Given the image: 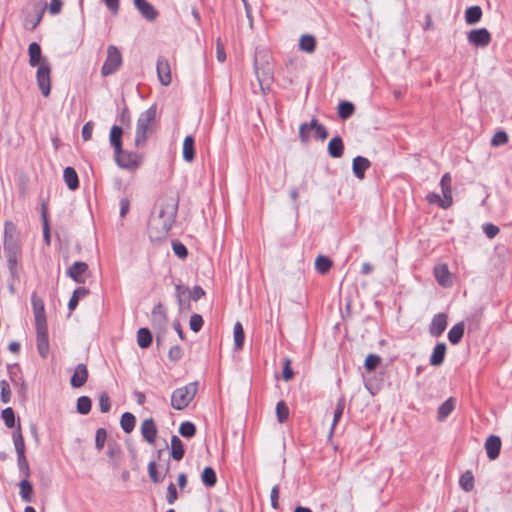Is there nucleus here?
I'll return each mask as SVG.
<instances>
[{
  "label": "nucleus",
  "mask_w": 512,
  "mask_h": 512,
  "mask_svg": "<svg viewBox=\"0 0 512 512\" xmlns=\"http://www.w3.org/2000/svg\"><path fill=\"white\" fill-rule=\"evenodd\" d=\"M178 211V200L164 198L159 200L156 210L148 221V234L152 241L165 239L171 230Z\"/></svg>",
  "instance_id": "f257e3e1"
},
{
  "label": "nucleus",
  "mask_w": 512,
  "mask_h": 512,
  "mask_svg": "<svg viewBox=\"0 0 512 512\" xmlns=\"http://www.w3.org/2000/svg\"><path fill=\"white\" fill-rule=\"evenodd\" d=\"M157 113L156 105L150 106L147 110L142 112L137 120L136 135H135V146L143 147L147 141V133L149 132L151 125L155 121Z\"/></svg>",
  "instance_id": "f03ea898"
},
{
  "label": "nucleus",
  "mask_w": 512,
  "mask_h": 512,
  "mask_svg": "<svg viewBox=\"0 0 512 512\" xmlns=\"http://www.w3.org/2000/svg\"><path fill=\"white\" fill-rule=\"evenodd\" d=\"M198 382H190L175 389L171 395V406L175 410H184L195 398L198 391Z\"/></svg>",
  "instance_id": "7ed1b4c3"
},
{
  "label": "nucleus",
  "mask_w": 512,
  "mask_h": 512,
  "mask_svg": "<svg viewBox=\"0 0 512 512\" xmlns=\"http://www.w3.org/2000/svg\"><path fill=\"white\" fill-rule=\"evenodd\" d=\"M114 160L116 164L126 170L135 171L143 162V155L138 152H130L121 149V152H114Z\"/></svg>",
  "instance_id": "20e7f679"
},
{
  "label": "nucleus",
  "mask_w": 512,
  "mask_h": 512,
  "mask_svg": "<svg viewBox=\"0 0 512 512\" xmlns=\"http://www.w3.org/2000/svg\"><path fill=\"white\" fill-rule=\"evenodd\" d=\"M122 65V54L120 50L114 46L109 45L107 48V57L101 68L103 76H109L116 73Z\"/></svg>",
  "instance_id": "39448f33"
},
{
  "label": "nucleus",
  "mask_w": 512,
  "mask_h": 512,
  "mask_svg": "<svg viewBox=\"0 0 512 512\" xmlns=\"http://www.w3.org/2000/svg\"><path fill=\"white\" fill-rule=\"evenodd\" d=\"M51 64L47 58L38 66L36 79L38 87L44 97H48L51 92Z\"/></svg>",
  "instance_id": "423d86ee"
},
{
  "label": "nucleus",
  "mask_w": 512,
  "mask_h": 512,
  "mask_svg": "<svg viewBox=\"0 0 512 512\" xmlns=\"http://www.w3.org/2000/svg\"><path fill=\"white\" fill-rule=\"evenodd\" d=\"M4 253L21 252L18 230L14 223L7 221L4 224Z\"/></svg>",
  "instance_id": "0eeeda50"
},
{
  "label": "nucleus",
  "mask_w": 512,
  "mask_h": 512,
  "mask_svg": "<svg viewBox=\"0 0 512 512\" xmlns=\"http://www.w3.org/2000/svg\"><path fill=\"white\" fill-rule=\"evenodd\" d=\"M491 39V34L486 28L473 29L467 35L468 42L480 48L487 47Z\"/></svg>",
  "instance_id": "6e6552de"
},
{
  "label": "nucleus",
  "mask_w": 512,
  "mask_h": 512,
  "mask_svg": "<svg viewBox=\"0 0 512 512\" xmlns=\"http://www.w3.org/2000/svg\"><path fill=\"white\" fill-rule=\"evenodd\" d=\"M31 304L35 318V327L47 326L44 301L35 292L31 295Z\"/></svg>",
  "instance_id": "1a4fd4ad"
},
{
  "label": "nucleus",
  "mask_w": 512,
  "mask_h": 512,
  "mask_svg": "<svg viewBox=\"0 0 512 512\" xmlns=\"http://www.w3.org/2000/svg\"><path fill=\"white\" fill-rule=\"evenodd\" d=\"M36 347L39 355L45 359L49 354L48 326L35 327Z\"/></svg>",
  "instance_id": "9d476101"
},
{
  "label": "nucleus",
  "mask_w": 512,
  "mask_h": 512,
  "mask_svg": "<svg viewBox=\"0 0 512 512\" xmlns=\"http://www.w3.org/2000/svg\"><path fill=\"white\" fill-rule=\"evenodd\" d=\"M157 76L163 86H169L172 82L171 68L164 56H159L156 64Z\"/></svg>",
  "instance_id": "9b49d317"
},
{
  "label": "nucleus",
  "mask_w": 512,
  "mask_h": 512,
  "mask_svg": "<svg viewBox=\"0 0 512 512\" xmlns=\"http://www.w3.org/2000/svg\"><path fill=\"white\" fill-rule=\"evenodd\" d=\"M448 316L445 313L435 314L429 325V333L433 337H440L447 327Z\"/></svg>",
  "instance_id": "f8f14e48"
},
{
  "label": "nucleus",
  "mask_w": 512,
  "mask_h": 512,
  "mask_svg": "<svg viewBox=\"0 0 512 512\" xmlns=\"http://www.w3.org/2000/svg\"><path fill=\"white\" fill-rule=\"evenodd\" d=\"M189 288L182 284L175 285V298L180 312L190 311L191 304L188 300Z\"/></svg>",
  "instance_id": "ddd939ff"
},
{
  "label": "nucleus",
  "mask_w": 512,
  "mask_h": 512,
  "mask_svg": "<svg viewBox=\"0 0 512 512\" xmlns=\"http://www.w3.org/2000/svg\"><path fill=\"white\" fill-rule=\"evenodd\" d=\"M88 270V264L82 261L74 262L68 269L67 275L79 284L85 283L84 274Z\"/></svg>",
  "instance_id": "4468645a"
},
{
  "label": "nucleus",
  "mask_w": 512,
  "mask_h": 512,
  "mask_svg": "<svg viewBox=\"0 0 512 512\" xmlns=\"http://www.w3.org/2000/svg\"><path fill=\"white\" fill-rule=\"evenodd\" d=\"M134 5L142 17L147 21L152 22L159 15L158 11L147 0H134Z\"/></svg>",
  "instance_id": "2eb2a0df"
},
{
  "label": "nucleus",
  "mask_w": 512,
  "mask_h": 512,
  "mask_svg": "<svg viewBox=\"0 0 512 512\" xmlns=\"http://www.w3.org/2000/svg\"><path fill=\"white\" fill-rule=\"evenodd\" d=\"M157 427L152 418L145 419L141 424V434L145 441L154 444L157 437Z\"/></svg>",
  "instance_id": "dca6fc26"
},
{
  "label": "nucleus",
  "mask_w": 512,
  "mask_h": 512,
  "mask_svg": "<svg viewBox=\"0 0 512 512\" xmlns=\"http://www.w3.org/2000/svg\"><path fill=\"white\" fill-rule=\"evenodd\" d=\"M501 439L499 436L490 435L485 441V449L487 457L490 460H495L499 457L501 451Z\"/></svg>",
  "instance_id": "f3484780"
},
{
  "label": "nucleus",
  "mask_w": 512,
  "mask_h": 512,
  "mask_svg": "<svg viewBox=\"0 0 512 512\" xmlns=\"http://www.w3.org/2000/svg\"><path fill=\"white\" fill-rule=\"evenodd\" d=\"M451 183H452L451 175H450V173L447 172L442 176V178L440 180V187L442 190V194L444 196L443 202L445 204V205H443V209H448L453 203Z\"/></svg>",
  "instance_id": "a211bd4d"
},
{
  "label": "nucleus",
  "mask_w": 512,
  "mask_h": 512,
  "mask_svg": "<svg viewBox=\"0 0 512 512\" xmlns=\"http://www.w3.org/2000/svg\"><path fill=\"white\" fill-rule=\"evenodd\" d=\"M88 379V370L85 364H78L70 379V384L74 388L82 387Z\"/></svg>",
  "instance_id": "6ab92c4d"
},
{
  "label": "nucleus",
  "mask_w": 512,
  "mask_h": 512,
  "mask_svg": "<svg viewBox=\"0 0 512 512\" xmlns=\"http://www.w3.org/2000/svg\"><path fill=\"white\" fill-rule=\"evenodd\" d=\"M371 166L369 159L363 156H356L352 161V171L356 178L362 180L365 177V171Z\"/></svg>",
  "instance_id": "aec40b11"
},
{
  "label": "nucleus",
  "mask_w": 512,
  "mask_h": 512,
  "mask_svg": "<svg viewBox=\"0 0 512 512\" xmlns=\"http://www.w3.org/2000/svg\"><path fill=\"white\" fill-rule=\"evenodd\" d=\"M327 151L330 157L340 158L344 153V143L340 136H334L328 143Z\"/></svg>",
  "instance_id": "412c9836"
},
{
  "label": "nucleus",
  "mask_w": 512,
  "mask_h": 512,
  "mask_svg": "<svg viewBox=\"0 0 512 512\" xmlns=\"http://www.w3.org/2000/svg\"><path fill=\"white\" fill-rule=\"evenodd\" d=\"M122 136H123V128L118 125H113L110 130L109 141L110 145L113 147L114 152H121L122 147Z\"/></svg>",
  "instance_id": "4be33fe9"
},
{
  "label": "nucleus",
  "mask_w": 512,
  "mask_h": 512,
  "mask_svg": "<svg viewBox=\"0 0 512 512\" xmlns=\"http://www.w3.org/2000/svg\"><path fill=\"white\" fill-rule=\"evenodd\" d=\"M182 155L183 159L189 163L195 159V140L192 135H187L184 138Z\"/></svg>",
  "instance_id": "5701e85b"
},
{
  "label": "nucleus",
  "mask_w": 512,
  "mask_h": 512,
  "mask_svg": "<svg viewBox=\"0 0 512 512\" xmlns=\"http://www.w3.org/2000/svg\"><path fill=\"white\" fill-rule=\"evenodd\" d=\"M64 182L71 191L79 188V178L73 167H66L63 171Z\"/></svg>",
  "instance_id": "b1692460"
},
{
  "label": "nucleus",
  "mask_w": 512,
  "mask_h": 512,
  "mask_svg": "<svg viewBox=\"0 0 512 512\" xmlns=\"http://www.w3.org/2000/svg\"><path fill=\"white\" fill-rule=\"evenodd\" d=\"M447 346L444 342L437 343L430 356V364L432 366H440L445 359Z\"/></svg>",
  "instance_id": "393cba45"
},
{
  "label": "nucleus",
  "mask_w": 512,
  "mask_h": 512,
  "mask_svg": "<svg viewBox=\"0 0 512 512\" xmlns=\"http://www.w3.org/2000/svg\"><path fill=\"white\" fill-rule=\"evenodd\" d=\"M29 64L32 67L40 66L45 57H42L41 47L37 42H32L28 47Z\"/></svg>",
  "instance_id": "a878e982"
},
{
  "label": "nucleus",
  "mask_w": 512,
  "mask_h": 512,
  "mask_svg": "<svg viewBox=\"0 0 512 512\" xmlns=\"http://www.w3.org/2000/svg\"><path fill=\"white\" fill-rule=\"evenodd\" d=\"M152 323L153 325H158L159 327L164 326L167 323L168 317L162 303H158L154 306L152 313Z\"/></svg>",
  "instance_id": "bb28decb"
},
{
  "label": "nucleus",
  "mask_w": 512,
  "mask_h": 512,
  "mask_svg": "<svg viewBox=\"0 0 512 512\" xmlns=\"http://www.w3.org/2000/svg\"><path fill=\"white\" fill-rule=\"evenodd\" d=\"M184 454L185 450L181 439L177 435H172L170 451L171 457L176 461H180L183 459Z\"/></svg>",
  "instance_id": "cd10ccee"
},
{
  "label": "nucleus",
  "mask_w": 512,
  "mask_h": 512,
  "mask_svg": "<svg viewBox=\"0 0 512 512\" xmlns=\"http://www.w3.org/2000/svg\"><path fill=\"white\" fill-rule=\"evenodd\" d=\"M482 9L480 6H470L465 10V22L468 25L477 24L482 18Z\"/></svg>",
  "instance_id": "c85d7f7f"
},
{
  "label": "nucleus",
  "mask_w": 512,
  "mask_h": 512,
  "mask_svg": "<svg viewBox=\"0 0 512 512\" xmlns=\"http://www.w3.org/2000/svg\"><path fill=\"white\" fill-rule=\"evenodd\" d=\"M153 341V336L151 331L146 328L142 327L137 331V344L140 348L146 349L151 346Z\"/></svg>",
  "instance_id": "c756f323"
},
{
  "label": "nucleus",
  "mask_w": 512,
  "mask_h": 512,
  "mask_svg": "<svg viewBox=\"0 0 512 512\" xmlns=\"http://www.w3.org/2000/svg\"><path fill=\"white\" fill-rule=\"evenodd\" d=\"M464 331L465 326L463 322H458L455 325H453L448 332V340L450 341V343L453 345H457L461 341L464 335Z\"/></svg>",
  "instance_id": "7c9ffc66"
},
{
  "label": "nucleus",
  "mask_w": 512,
  "mask_h": 512,
  "mask_svg": "<svg viewBox=\"0 0 512 512\" xmlns=\"http://www.w3.org/2000/svg\"><path fill=\"white\" fill-rule=\"evenodd\" d=\"M454 408L455 400L454 398L450 397L439 406L437 411V419L439 421H444L452 413Z\"/></svg>",
  "instance_id": "2f4dec72"
},
{
  "label": "nucleus",
  "mask_w": 512,
  "mask_h": 512,
  "mask_svg": "<svg viewBox=\"0 0 512 512\" xmlns=\"http://www.w3.org/2000/svg\"><path fill=\"white\" fill-rule=\"evenodd\" d=\"M299 49L307 53L314 52L316 49V38L310 34L302 35L299 40Z\"/></svg>",
  "instance_id": "473e14b6"
},
{
  "label": "nucleus",
  "mask_w": 512,
  "mask_h": 512,
  "mask_svg": "<svg viewBox=\"0 0 512 512\" xmlns=\"http://www.w3.org/2000/svg\"><path fill=\"white\" fill-rule=\"evenodd\" d=\"M233 336H234V350L238 351L243 348L245 333L243 326L240 322H236L233 328Z\"/></svg>",
  "instance_id": "72a5a7b5"
},
{
  "label": "nucleus",
  "mask_w": 512,
  "mask_h": 512,
  "mask_svg": "<svg viewBox=\"0 0 512 512\" xmlns=\"http://www.w3.org/2000/svg\"><path fill=\"white\" fill-rule=\"evenodd\" d=\"M136 425V417L130 412H124L120 419V426L125 433H131Z\"/></svg>",
  "instance_id": "f704fd0d"
},
{
  "label": "nucleus",
  "mask_w": 512,
  "mask_h": 512,
  "mask_svg": "<svg viewBox=\"0 0 512 512\" xmlns=\"http://www.w3.org/2000/svg\"><path fill=\"white\" fill-rule=\"evenodd\" d=\"M309 127L311 130H314V138L317 140H325L328 137V130L327 128L318 122L316 118H313L309 122Z\"/></svg>",
  "instance_id": "c9c22d12"
},
{
  "label": "nucleus",
  "mask_w": 512,
  "mask_h": 512,
  "mask_svg": "<svg viewBox=\"0 0 512 512\" xmlns=\"http://www.w3.org/2000/svg\"><path fill=\"white\" fill-rule=\"evenodd\" d=\"M332 265V260L327 256L319 255L315 260V269L321 275L327 274L331 269Z\"/></svg>",
  "instance_id": "e433bc0d"
},
{
  "label": "nucleus",
  "mask_w": 512,
  "mask_h": 512,
  "mask_svg": "<svg viewBox=\"0 0 512 512\" xmlns=\"http://www.w3.org/2000/svg\"><path fill=\"white\" fill-rule=\"evenodd\" d=\"M12 439L17 454L25 453V442L21 431V425L18 424L17 428L12 433Z\"/></svg>",
  "instance_id": "4c0bfd02"
},
{
  "label": "nucleus",
  "mask_w": 512,
  "mask_h": 512,
  "mask_svg": "<svg viewBox=\"0 0 512 512\" xmlns=\"http://www.w3.org/2000/svg\"><path fill=\"white\" fill-rule=\"evenodd\" d=\"M354 111H355V106L352 102L341 101L338 104L337 112H338V116L342 120L349 119L353 115Z\"/></svg>",
  "instance_id": "58836bf2"
},
{
  "label": "nucleus",
  "mask_w": 512,
  "mask_h": 512,
  "mask_svg": "<svg viewBox=\"0 0 512 512\" xmlns=\"http://www.w3.org/2000/svg\"><path fill=\"white\" fill-rule=\"evenodd\" d=\"M89 294V290L85 287H78L76 288L73 293H72V296L68 302V309L70 311H73L76 309L77 305H78V302L80 300V298L86 296Z\"/></svg>",
  "instance_id": "ea45409f"
},
{
  "label": "nucleus",
  "mask_w": 512,
  "mask_h": 512,
  "mask_svg": "<svg viewBox=\"0 0 512 512\" xmlns=\"http://www.w3.org/2000/svg\"><path fill=\"white\" fill-rule=\"evenodd\" d=\"M45 12V7H41L37 10L36 15L34 17H26L24 26L26 29L33 31L42 21L43 15Z\"/></svg>",
  "instance_id": "a19ab883"
},
{
  "label": "nucleus",
  "mask_w": 512,
  "mask_h": 512,
  "mask_svg": "<svg viewBox=\"0 0 512 512\" xmlns=\"http://www.w3.org/2000/svg\"><path fill=\"white\" fill-rule=\"evenodd\" d=\"M201 480L203 484L207 487H213L215 486L217 482V476L215 470L208 466L205 467L201 473Z\"/></svg>",
  "instance_id": "79ce46f5"
},
{
  "label": "nucleus",
  "mask_w": 512,
  "mask_h": 512,
  "mask_svg": "<svg viewBox=\"0 0 512 512\" xmlns=\"http://www.w3.org/2000/svg\"><path fill=\"white\" fill-rule=\"evenodd\" d=\"M459 485L466 492H470L474 488V476L471 471L468 470L461 475Z\"/></svg>",
  "instance_id": "37998d69"
},
{
  "label": "nucleus",
  "mask_w": 512,
  "mask_h": 512,
  "mask_svg": "<svg viewBox=\"0 0 512 512\" xmlns=\"http://www.w3.org/2000/svg\"><path fill=\"white\" fill-rule=\"evenodd\" d=\"M92 401L88 396H81L77 399L76 409L81 415H87L91 411Z\"/></svg>",
  "instance_id": "c03bdc74"
},
{
  "label": "nucleus",
  "mask_w": 512,
  "mask_h": 512,
  "mask_svg": "<svg viewBox=\"0 0 512 512\" xmlns=\"http://www.w3.org/2000/svg\"><path fill=\"white\" fill-rule=\"evenodd\" d=\"M17 465L21 476L30 477V467L25 453L17 454Z\"/></svg>",
  "instance_id": "a18cd8bd"
},
{
  "label": "nucleus",
  "mask_w": 512,
  "mask_h": 512,
  "mask_svg": "<svg viewBox=\"0 0 512 512\" xmlns=\"http://www.w3.org/2000/svg\"><path fill=\"white\" fill-rule=\"evenodd\" d=\"M28 479L29 478H25V476H22V480L20 482V493L25 501H30L31 495L33 493L32 484L29 482Z\"/></svg>",
  "instance_id": "49530a36"
},
{
  "label": "nucleus",
  "mask_w": 512,
  "mask_h": 512,
  "mask_svg": "<svg viewBox=\"0 0 512 512\" xmlns=\"http://www.w3.org/2000/svg\"><path fill=\"white\" fill-rule=\"evenodd\" d=\"M345 404H346V402H345L344 397H340L337 400L336 407L334 410V415H333V423H332V427H331V432L333 431L337 422L341 419L344 409H345Z\"/></svg>",
  "instance_id": "de8ad7c7"
},
{
  "label": "nucleus",
  "mask_w": 512,
  "mask_h": 512,
  "mask_svg": "<svg viewBox=\"0 0 512 512\" xmlns=\"http://www.w3.org/2000/svg\"><path fill=\"white\" fill-rule=\"evenodd\" d=\"M179 433L185 438H192L196 434V426L190 421H185L181 423Z\"/></svg>",
  "instance_id": "09e8293b"
},
{
  "label": "nucleus",
  "mask_w": 512,
  "mask_h": 512,
  "mask_svg": "<svg viewBox=\"0 0 512 512\" xmlns=\"http://www.w3.org/2000/svg\"><path fill=\"white\" fill-rule=\"evenodd\" d=\"M276 415L280 423H284L289 417V408L284 401H279L276 405Z\"/></svg>",
  "instance_id": "8fccbe9b"
},
{
  "label": "nucleus",
  "mask_w": 512,
  "mask_h": 512,
  "mask_svg": "<svg viewBox=\"0 0 512 512\" xmlns=\"http://www.w3.org/2000/svg\"><path fill=\"white\" fill-rule=\"evenodd\" d=\"M1 418L4 420V423L7 428L15 427V413L11 407H7L2 410Z\"/></svg>",
  "instance_id": "3c124183"
},
{
  "label": "nucleus",
  "mask_w": 512,
  "mask_h": 512,
  "mask_svg": "<svg viewBox=\"0 0 512 512\" xmlns=\"http://www.w3.org/2000/svg\"><path fill=\"white\" fill-rule=\"evenodd\" d=\"M381 363V357L377 354H369L364 362V367L368 372L374 371Z\"/></svg>",
  "instance_id": "603ef678"
},
{
  "label": "nucleus",
  "mask_w": 512,
  "mask_h": 512,
  "mask_svg": "<svg viewBox=\"0 0 512 512\" xmlns=\"http://www.w3.org/2000/svg\"><path fill=\"white\" fill-rule=\"evenodd\" d=\"M148 473L153 483H160L163 481L164 476H161L157 471L156 459H153L148 464Z\"/></svg>",
  "instance_id": "864d4df0"
},
{
  "label": "nucleus",
  "mask_w": 512,
  "mask_h": 512,
  "mask_svg": "<svg viewBox=\"0 0 512 512\" xmlns=\"http://www.w3.org/2000/svg\"><path fill=\"white\" fill-rule=\"evenodd\" d=\"M448 276L449 271L446 265H442L440 267L435 268V277L440 285H447Z\"/></svg>",
  "instance_id": "5fc2aeb1"
},
{
  "label": "nucleus",
  "mask_w": 512,
  "mask_h": 512,
  "mask_svg": "<svg viewBox=\"0 0 512 512\" xmlns=\"http://www.w3.org/2000/svg\"><path fill=\"white\" fill-rule=\"evenodd\" d=\"M172 249L176 256H178L181 259H185L188 256V249L187 247L180 241L174 240L172 242Z\"/></svg>",
  "instance_id": "6e6d98bb"
},
{
  "label": "nucleus",
  "mask_w": 512,
  "mask_h": 512,
  "mask_svg": "<svg viewBox=\"0 0 512 512\" xmlns=\"http://www.w3.org/2000/svg\"><path fill=\"white\" fill-rule=\"evenodd\" d=\"M0 399L3 403H8L11 400V390L9 383L6 380L0 381Z\"/></svg>",
  "instance_id": "4d7b16f0"
},
{
  "label": "nucleus",
  "mask_w": 512,
  "mask_h": 512,
  "mask_svg": "<svg viewBox=\"0 0 512 512\" xmlns=\"http://www.w3.org/2000/svg\"><path fill=\"white\" fill-rule=\"evenodd\" d=\"M107 439V432L104 428H98L95 435V447L97 450L104 448Z\"/></svg>",
  "instance_id": "13d9d810"
},
{
  "label": "nucleus",
  "mask_w": 512,
  "mask_h": 512,
  "mask_svg": "<svg viewBox=\"0 0 512 512\" xmlns=\"http://www.w3.org/2000/svg\"><path fill=\"white\" fill-rule=\"evenodd\" d=\"M203 324H204V321L200 314H193L190 317L189 326L193 332H195V333L199 332L201 330V328L203 327Z\"/></svg>",
  "instance_id": "bf43d9fd"
},
{
  "label": "nucleus",
  "mask_w": 512,
  "mask_h": 512,
  "mask_svg": "<svg viewBox=\"0 0 512 512\" xmlns=\"http://www.w3.org/2000/svg\"><path fill=\"white\" fill-rule=\"evenodd\" d=\"M99 408L102 413H107L111 409L110 397L106 392L99 395Z\"/></svg>",
  "instance_id": "052dcab7"
},
{
  "label": "nucleus",
  "mask_w": 512,
  "mask_h": 512,
  "mask_svg": "<svg viewBox=\"0 0 512 512\" xmlns=\"http://www.w3.org/2000/svg\"><path fill=\"white\" fill-rule=\"evenodd\" d=\"M293 376H294V372L291 368V360L286 357L283 360L282 377L285 381H289L293 378Z\"/></svg>",
  "instance_id": "680f3d73"
},
{
  "label": "nucleus",
  "mask_w": 512,
  "mask_h": 512,
  "mask_svg": "<svg viewBox=\"0 0 512 512\" xmlns=\"http://www.w3.org/2000/svg\"><path fill=\"white\" fill-rule=\"evenodd\" d=\"M205 296V291L201 286H194L191 290L189 289L188 292V300L189 302L192 301H198L200 298Z\"/></svg>",
  "instance_id": "e2e57ef3"
},
{
  "label": "nucleus",
  "mask_w": 512,
  "mask_h": 512,
  "mask_svg": "<svg viewBox=\"0 0 512 512\" xmlns=\"http://www.w3.org/2000/svg\"><path fill=\"white\" fill-rule=\"evenodd\" d=\"M310 130L309 122H304L299 127V138L301 142L307 143L310 140Z\"/></svg>",
  "instance_id": "0e129e2a"
},
{
  "label": "nucleus",
  "mask_w": 512,
  "mask_h": 512,
  "mask_svg": "<svg viewBox=\"0 0 512 512\" xmlns=\"http://www.w3.org/2000/svg\"><path fill=\"white\" fill-rule=\"evenodd\" d=\"M483 232L489 239L495 238L499 234V228L492 224V223H486L482 226Z\"/></svg>",
  "instance_id": "69168bd1"
},
{
  "label": "nucleus",
  "mask_w": 512,
  "mask_h": 512,
  "mask_svg": "<svg viewBox=\"0 0 512 512\" xmlns=\"http://www.w3.org/2000/svg\"><path fill=\"white\" fill-rule=\"evenodd\" d=\"M168 358L172 362H178L182 358V348L179 345L172 346L169 349Z\"/></svg>",
  "instance_id": "338daca9"
},
{
  "label": "nucleus",
  "mask_w": 512,
  "mask_h": 512,
  "mask_svg": "<svg viewBox=\"0 0 512 512\" xmlns=\"http://www.w3.org/2000/svg\"><path fill=\"white\" fill-rule=\"evenodd\" d=\"M507 142H508V135H507V133H506V132H504V131H499V132H497V133L493 136V138H492V140H491V144H492L493 146H499V145L505 144V143H507Z\"/></svg>",
  "instance_id": "774afa93"
}]
</instances>
